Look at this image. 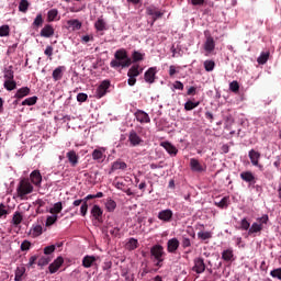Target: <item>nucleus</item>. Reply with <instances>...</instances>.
Segmentation results:
<instances>
[{
  "mask_svg": "<svg viewBox=\"0 0 281 281\" xmlns=\"http://www.w3.org/2000/svg\"><path fill=\"white\" fill-rule=\"evenodd\" d=\"M114 58L115 59L110 63V67H112V69H119V67L125 69V67H131L133 63L128 57V53L124 48L117 49L114 54Z\"/></svg>",
  "mask_w": 281,
  "mask_h": 281,
  "instance_id": "1",
  "label": "nucleus"
},
{
  "mask_svg": "<svg viewBox=\"0 0 281 281\" xmlns=\"http://www.w3.org/2000/svg\"><path fill=\"white\" fill-rule=\"evenodd\" d=\"M150 256L151 260L155 263V267H158V269H161L164 267V260H166V250L164 249V246L156 244L150 248Z\"/></svg>",
  "mask_w": 281,
  "mask_h": 281,
  "instance_id": "2",
  "label": "nucleus"
},
{
  "mask_svg": "<svg viewBox=\"0 0 281 281\" xmlns=\"http://www.w3.org/2000/svg\"><path fill=\"white\" fill-rule=\"evenodd\" d=\"M16 192L18 196H25L34 192V187L32 186V183H30V180L22 179L18 186Z\"/></svg>",
  "mask_w": 281,
  "mask_h": 281,
  "instance_id": "3",
  "label": "nucleus"
},
{
  "mask_svg": "<svg viewBox=\"0 0 281 281\" xmlns=\"http://www.w3.org/2000/svg\"><path fill=\"white\" fill-rule=\"evenodd\" d=\"M146 14H148V16H151L150 27L155 25V21L164 16V12L153 5L146 8Z\"/></svg>",
  "mask_w": 281,
  "mask_h": 281,
  "instance_id": "4",
  "label": "nucleus"
},
{
  "mask_svg": "<svg viewBox=\"0 0 281 281\" xmlns=\"http://www.w3.org/2000/svg\"><path fill=\"white\" fill-rule=\"evenodd\" d=\"M110 87H111V81L103 80L97 88L95 98H98V100H100L101 98H104V95H106Z\"/></svg>",
  "mask_w": 281,
  "mask_h": 281,
  "instance_id": "5",
  "label": "nucleus"
},
{
  "mask_svg": "<svg viewBox=\"0 0 281 281\" xmlns=\"http://www.w3.org/2000/svg\"><path fill=\"white\" fill-rule=\"evenodd\" d=\"M134 117L139 124H150V115L144 110H136Z\"/></svg>",
  "mask_w": 281,
  "mask_h": 281,
  "instance_id": "6",
  "label": "nucleus"
},
{
  "mask_svg": "<svg viewBox=\"0 0 281 281\" xmlns=\"http://www.w3.org/2000/svg\"><path fill=\"white\" fill-rule=\"evenodd\" d=\"M193 262H194V266L192 268V271L199 274L205 272V260L203 259V257L195 258Z\"/></svg>",
  "mask_w": 281,
  "mask_h": 281,
  "instance_id": "7",
  "label": "nucleus"
},
{
  "mask_svg": "<svg viewBox=\"0 0 281 281\" xmlns=\"http://www.w3.org/2000/svg\"><path fill=\"white\" fill-rule=\"evenodd\" d=\"M248 157H249L252 166H256L257 168L262 167V166H260V157H261L260 151H256L255 149H250L249 153H248Z\"/></svg>",
  "mask_w": 281,
  "mask_h": 281,
  "instance_id": "8",
  "label": "nucleus"
},
{
  "mask_svg": "<svg viewBox=\"0 0 281 281\" xmlns=\"http://www.w3.org/2000/svg\"><path fill=\"white\" fill-rule=\"evenodd\" d=\"M179 239L177 237H173L167 241V251L168 254H177V250L179 249Z\"/></svg>",
  "mask_w": 281,
  "mask_h": 281,
  "instance_id": "9",
  "label": "nucleus"
},
{
  "mask_svg": "<svg viewBox=\"0 0 281 281\" xmlns=\"http://www.w3.org/2000/svg\"><path fill=\"white\" fill-rule=\"evenodd\" d=\"M90 214L94 218V221H98V223H102V214H104V211H102V207H100V205L94 204L90 211Z\"/></svg>",
  "mask_w": 281,
  "mask_h": 281,
  "instance_id": "10",
  "label": "nucleus"
},
{
  "mask_svg": "<svg viewBox=\"0 0 281 281\" xmlns=\"http://www.w3.org/2000/svg\"><path fill=\"white\" fill-rule=\"evenodd\" d=\"M66 157L71 166V168H76L78 166V161L80 160V156L76 154V150H70L66 154Z\"/></svg>",
  "mask_w": 281,
  "mask_h": 281,
  "instance_id": "11",
  "label": "nucleus"
},
{
  "mask_svg": "<svg viewBox=\"0 0 281 281\" xmlns=\"http://www.w3.org/2000/svg\"><path fill=\"white\" fill-rule=\"evenodd\" d=\"M65 259L63 257H57L54 262H52L48 267L49 273H56L63 267Z\"/></svg>",
  "mask_w": 281,
  "mask_h": 281,
  "instance_id": "12",
  "label": "nucleus"
},
{
  "mask_svg": "<svg viewBox=\"0 0 281 281\" xmlns=\"http://www.w3.org/2000/svg\"><path fill=\"white\" fill-rule=\"evenodd\" d=\"M240 179L246 183H249V186H254V183H256V176H254V172L251 171H243L240 173Z\"/></svg>",
  "mask_w": 281,
  "mask_h": 281,
  "instance_id": "13",
  "label": "nucleus"
},
{
  "mask_svg": "<svg viewBox=\"0 0 281 281\" xmlns=\"http://www.w3.org/2000/svg\"><path fill=\"white\" fill-rule=\"evenodd\" d=\"M97 260H98V257L87 255L82 258V267H85V269H91V267L95 265Z\"/></svg>",
  "mask_w": 281,
  "mask_h": 281,
  "instance_id": "14",
  "label": "nucleus"
},
{
  "mask_svg": "<svg viewBox=\"0 0 281 281\" xmlns=\"http://www.w3.org/2000/svg\"><path fill=\"white\" fill-rule=\"evenodd\" d=\"M128 142L131 146H139V144H142L144 140L142 137H139V135H137V132L132 130L128 135Z\"/></svg>",
  "mask_w": 281,
  "mask_h": 281,
  "instance_id": "15",
  "label": "nucleus"
},
{
  "mask_svg": "<svg viewBox=\"0 0 281 281\" xmlns=\"http://www.w3.org/2000/svg\"><path fill=\"white\" fill-rule=\"evenodd\" d=\"M159 221H164L165 223H170L172 221V210L167 209L162 210L158 213Z\"/></svg>",
  "mask_w": 281,
  "mask_h": 281,
  "instance_id": "16",
  "label": "nucleus"
},
{
  "mask_svg": "<svg viewBox=\"0 0 281 281\" xmlns=\"http://www.w3.org/2000/svg\"><path fill=\"white\" fill-rule=\"evenodd\" d=\"M190 168L192 172H205V167H203V165L195 158L190 159Z\"/></svg>",
  "mask_w": 281,
  "mask_h": 281,
  "instance_id": "17",
  "label": "nucleus"
},
{
  "mask_svg": "<svg viewBox=\"0 0 281 281\" xmlns=\"http://www.w3.org/2000/svg\"><path fill=\"white\" fill-rule=\"evenodd\" d=\"M54 26H52V24H46L44 25V27L41 30L40 35L43 38H52V36H54Z\"/></svg>",
  "mask_w": 281,
  "mask_h": 281,
  "instance_id": "18",
  "label": "nucleus"
},
{
  "mask_svg": "<svg viewBox=\"0 0 281 281\" xmlns=\"http://www.w3.org/2000/svg\"><path fill=\"white\" fill-rule=\"evenodd\" d=\"M216 48V42H214V37L207 36L204 43V49L207 54H212V52Z\"/></svg>",
  "mask_w": 281,
  "mask_h": 281,
  "instance_id": "19",
  "label": "nucleus"
},
{
  "mask_svg": "<svg viewBox=\"0 0 281 281\" xmlns=\"http://www.w3.org/2000/svg\"><path fill=\"white\" fill-rule=\"evenodd\" d=\"M160 146H162V148H165V150H167V153L173 157H176L177 153H179V149H177V147L170 142H162Z\"/></svg>",
  "mask_w": 281,
  "mask_h": 281,
  "instance_id": "20",
  "label": "nucleus"
},
{
  "mask_svg": "<svg viewBox=\"0 0 281 281\" xmlns=\"http://www.w3.org/2000/svg\"><path fill=\"white\" fill-rule=\"evenodd\" d=\"M31 91L29 87H22L15 92L14 98H16V100H23V98L30 95Z\"/></svg>",
  "mask_w": 281,
  "mask_h": 281,
  "instance_id": "21",
  "label": "nucleus"
},
{
  "mask_svg": "<svg viewBox=\"0 0 281 281\" xmlns=\"http://www.w3.org/2000/svg\"><path fill=\"white\" fill-rule=\"evenodd\" d=\"M106 229L111 234V236H113L114 238H120L121 229L117 226L113 225V223L109 222Z\"/></svg>",
  "mask_w": 281,
  "mask_h": 281,
  "instance_id": "22",
  "label": "nucleus"
},
{
  "mask_svg": "<svg viewBox=\"0 0 281 281\" xmlns=\"http://www.w3.org/2000/svg\"><path fill=\"white\" fill-rule=\"evenodd\" d=\"M157 74V69L156 68H149L146 72H145V82H149V85H153V82H155V75Z\"/></svg>",
  "mask_w": 281,
  "mask_h": 281,
  "instance_id": "23",
  "label": "nucleus"
},
{
  "mask_svg": "<svg viewBox=\"0 0 281 281\" xmlns=\"http://www.w3.org/2000/svg\"><path fill=\"white\" fill-rule=\"evenodd\" d=\"M128 168V165L122 160H116L112 164L111 171L115 172V170H126Z\"/></svg>",
  "mask_w": 281,
  "mask_h": 281,
  "instance_id": "24",
  "label": "nucleus"
},
{
  "mask_svg": "<svg viewBox=\"0 0 281 281\" xmlns=\"http://www.w3.org/2000/svg\"><path fill=\"white\" fill-rule=\"evenodd\" d=\"M31 181L34 186H38L43 181V176H41V171L34 170L31 173Z\"/></svg>",
  "mask_w": 281,
  "mask_h": 281,
  "instance_id": "25",
  "label": "nucleus"
},
{
  "mask_svg": "<svg viewBox=\"0 0 281 281\" xmlns=\"http://www.w3.org/2000/svg\"><path fill=\"white\" fill-rule=\"evenodd\" d=\"M67 25L72 32H76L77 30H81L82 22H79L78 20H68Z\"/></svg>",
  "mask_w": 281,
  "mask_h": 281,
  "instance_id": "26",
  "label": "nucleus"
},
{
  "mask_svg": "<svg viewBox=\"0 0 281 281\" xmlns=\"http://www.w3.org/2000/svg\"><path fill=\"white\" fill-rule=\"evenodd\" d=\"M65 69V66H59L53 71V79L55 82H58V80H63V71Z\"/></svg>",
  "mask_w": 281,
  "mask_h": 281,
  "instance_id": "27",
  "label": "nucleus"
},
{
  "mask_svg": "<svg viewBox=\"0 0 281 281\" xmlns=\"http://www.w3.org/2000/svg\"><path fill=\"white\" fill-rule=\"evenodd\" d=\"M262 224H258V223H252L249 231H248V236H251L252 234H258L260 232H262Z\"/></svg>",
  "mask_w": 281,
  "mask_h": 281,
  "instance_id": "28",
  "label": "nucleus"
},
{
  "mask_svg": "<svg viewBox=\"0 0 281 281\" xmlns=\"http://www.w3.org/2000/svg\"><path fill=\"white\" fill-rule=\"evenodd\" d=\"M92 159L99 162L104 161V150L102 151V149H94L92 151Z\"/></svg>",
  "mask_w": 281,
  "mask_h": 281,
  "instance_id": "29",
  "label": "nucleus"
},
{
  "mask_svg": "<svg viewBox=\"0 0 281 281\" xmlns=\"http://www.w3.org/2000/svg\"><path fill=\"white\" fill-rule=\"evenodd\" d=\"M140 74L142 69L139 70V65H133L127 71V76H131L132 78H137Z\"/></svg>",
  "mask_w": 281,
  "mask_h": 281,
  "instance_id": "30",
  "label": "nucleus"
},
{
  "mask_svg": "<svg viewBox=\"0 0 281 281\" xmlns=\"http://www.w3.org/2000/svg\"><path fill=\"white\" fill-rule=\"evenodd\" d=\"M23 276H25V267L20 266L15 269L14 281H23Z\"/></svg>",
  "mask_w": 281,
  "mask_h": 281,
  "instance_id": "31",
  "label": "nucleus"
},
{
  "mask_svg": "<svg viewBox=\"0 0 281 281\" xmlns=\"http://www.w3.org/2000/svg\"><path fill=\"white\" fill-rule=\"evenodd\" d=\"M3 87L7 91H14L16 89V81L14 79H7L4 80Z\"/></svg>",
  "mask_w": 281,
  "mask_h": 281,
  "instance_id": "32",
  "label": "nucleus"
},
{
  "mask_svg": "<svg viewBox=\"0 0 281 281\" xmlns=\"http://www.w3.org/2000/svg\"><path fill=\"white\" fill-rule=\"evenodd\" d=\"M12 223H13L14 227H19V225H21V223H23V215L21 214V212H15L13 214Z\"/></svg>",
  "mask_w": 281,
  "mask_h": 281,
  "instance_id": "33",
  "label": "nucleus"
},
{
  "mask_svg": "<svg viewBox=\"0 0 281 281\" xmlns=\"http://www.w3.org/2000/svg\"><path fill=\"white\" fill-rule=\"evenodd\" d=\"M36 102H38V97L36 95L26 98L24 101H22V106H34Z\"/></svg>",
  "mask_w": 281,
  "mask_h": 281,
  "instance_id": "34",
  "label": "nucleus"
},
{
  "mask_svg": "<svg viewBox=\"0 0 281 281\" xmlns=\"http://www.w3.org/2000/svg\"><path fill=\"white\" fill-rule=\"evenodd\" d=\"M3 74L5 80H14V70H12V66L4 68Z\"/></svg>",
  "mask_w": 281,
  "mask_h": 281,
  "instance_id": "35",
  "label": "nucleus"
},
{
  "mask_svg": "<svg viewBox=\"0 0 281 281\" xmlns=\"http://www.w3.org/2000/svg\"><path fill=\"white\" fill-rule=\"evenodd\" d=\"M215 205L221 210H227L229 206V198L224 196L220 202H215Z\"/></svg>",
  "mask_w": 281,
  "mask_h": 281,
  "instance_id": "36",
  "label": "nucleus"
},
{
  "mask_svg": "<svg viewBox=\"0 0 281 281\" xmlns=\"http://www.w3.org/2000/svg\"><path fill=\"white\" fill-rule=\"evenodd\" d=\"M94 27L98 32H104L106 30V22L103 19H98L94 23Z\"/></svg>",
  "mask_w": 281,
  "mask_h": 281,
  "instance_id": "37",
  "label": "nucleus"
},
{
  "mask_svg": "<svg viewBox=\"0 0 281 281\" xmlns=\"http://www.w3.org/2000/svg\"><path fill=\"white\" fill-rule=\"evenodd\" d=\"M41 234H43V226L35 225L31 228V235L33 238H37V236H41Z\"/></svg>",
  "mask_w": 281,
  "mask_h": 281,
  "instance_id": "38",
  "label": "nucleus"
},
{
  "mask_svg": "<svg viewBox=\"0 0 281 281\" xmlns=\"http://www.w3.org/2000/svg\"><path fill=\"white\" fill-rule=\"evenodd\" d=\"M56 16H58V10L57 9H52L47 12V22L52 23L56 21Z\"/></svg>",
  "mask_w": 281,
  "mask_h": 281,
  "instance_id": "39",
  "label": "nucleus"
},
{
  "mask_svg": "<svg viewBox=\"0 0 281 281\" xmlns=\"http://www.w3.org/2000/svg\"><path fill=\"white\" fill-rule=\"evenodd\" d=\"M269 56H270L269 52L261 53L260 56L257 59V63L259 65H267V60H269Z\"/></svg>",
  "mask_w": 281,
  "mask_h": 281,
  "instance_id": "40",
  "label": "nucleus"
},
{
  "mask_svg": "<svg viewBox=\"0 0 281 281\" xmlns=\"http://www.w3.org/2000/svg\"><path fill=\"white\" fill-rule=\"evenodd\" d=\"M201 104V102H192V101H187L184 103V111H193V109H196V106H199Z\"/></svg>",
  "mask_w": 281,
  "mask_h": 281,
  "instance_id": "41",
  "label": "nucleus"
},
{
  "mask_svg": "<svg viewBox=\"0 0 281 281\" xmlns=\"http://www.w3.org/2000/svg\"><path fill=\"white\" fill-rule=\"evenodd\" d=\"M115 207H117V203L115 202V200L109 199L105 203V209L109 212H115Z\"/></svg>",
  "mask_w": 281,
  "mask_h": 281,
  "instance_id": "42",
  "label": "nucleus"
},
{
  "mask_svg": "<svg viewBox=\"0 0 281 281\" xmlns=\"http://www.w3.org/2000/svg\"><path fill=\"white\" fill-rule=\"evenodd\" d=\"M138 245H139V243L137 241V239L130 238L128 243L126 244V247H127V249H130V251H133V250L137 249Z\"/></svg>",
  "mask_w": 281,
  "mask_h": 281,
  "instance_id": "43",
  "label": "nucleus"
},
{
  "mask_svg": "<svg viewBox=\"0 0 281 281\" xmlns=\"http://www.w3.org/2000/svg\"><path fill=\"white\" fill-rule=\"evenodd\" d=\"M49 212L50 214H60V212H63V202L55 203Z\"/></svg>",
  "mask_w": 281,
  "mask_h": 281,
  "instance_id": "44",
  "label": "nucleus"
},
{
  "mask_svg": "<svg viewBox=\"0 0 281 281\" xmlns=\"http://www.w3.org/2000/svg\"><path fill=\"white\" fill-rule=\"evenodd\" d=\"M222 258L225 260V262H229L232 258H234V251L227 249L222 252Z\"/></svg>",
  "mask_w": 281,
  "mask_h": 281,
  "instance_id": "45",
  "label": "nucleus"
},
{
  "mask_svg": "<svg viewBox=\"0 0 281 281\" xmlns=\"http://www.w3.org/2000/svg\"><path fill=\"white\" fill-rule=\"evenodd\" d=\"M198 238L200 240H210V238H212V232H199Z\"/></svg>",
  "mask_w": 281,
  "mask_h": 281,
  "instance_id": "46",
  "label": "nucleus"
},
{
  "mask_svg": "<svg viewBox=\"0 0 281 281\" xmlns=\"http://www.w3.org/2000/svg\"><path fill=\"white\" fill-rule=\"evenodd\" d=\"M0 36L1 37L10 36V25L4 24L0 26Z\"/></svg>",
  "mask_w": 281,
  "mask_h": 281,
  "instance_id": "47",
  "label": "nucleus"
},
{
  "mask_svg": "<svg viewBox=\"0 0 281 281\" xmlns=\"http://www.w3.org/2000/svg\"><path fill=\"white\" fill-rule=\"evenodd\" d=\"M214 67H216V63H214V60H205L204 61L205 71H214Z\"/></svg>",
  "mask_w": 281,
  "mask_h": 281,
  "instance_id": "48",
  "label": "nucleus"
},
{
  "mask_svg": "<svg viewBox=\"0 0 281 281\" xmlns=\"http://www.w3.org/2000/svg\"><path fill=\"white\" fill-rule=\"evenodd\" d=\"M132 60L133 63H139V60H144V54L137 50H134L132 54Z\"/></svg>",
  "mask_w": 281,
  "mask_h": 281,
  "instance_id": "49",
  "label": "nucleus"
},
{
  "mask_svg": "<svg viewBox=\"0 0 281 281\" xmlns=\"http://www.w3.org/2000/svg\"><path fill=\"white\" fill-rule=\"evenodd\" d=\"M251 227V224L249 223V221H247V217H244L241 221H240V229H243L244 232H249Z\"/></svg>",
  "mask_w": 281,
  "mask_h": 281,
  "instance_id": "50",
  "label": "nucleus"
},
{
  "mask_svg": "<svg viewBox=\"0 0 281 281\" xmlns=\"http://www.w3.org/2000/svg\"><path fill=\"white\" fill-rule=\"evenodd\" d=\"M30 8V2L27 0H21L19 4V11L20 12H27V9Z\"/></svg>",
  "mask_w": 281,
  "mask_h": 281,
  "instance_id": "51",
  "label": "nucleus"
},
{
  "mask_svg": "<svg viewBox=\"0 0 281 281\" xmlns=\"http://www.w3.org/2000/svg\"><path fill=\"white\" fill-rule=\"evenodd\" d=\"M43 25V14L38 13L33 22V27H41Z\"/></svg>",
  "mask_w": 281,
  "mask_h": 281,
  "instance_id": "52",
  "label": "nucleus"
},
{
  "mask_svg": "<svg viewBox=\"0 0 281 281\" xmlns=\"http://www.w3.org/2000/svg\"><path fill=\"white\" fill-rule=\"evenodd\" d=\"M229 90L233 92V93H238V91H240V85L238 83V81H232L229 83Z\"/></svg>",
  "mask_w": 281,
  "mask_h": 281,
  "instance_id": "53",
  "label": "nucleus"
},
{
  "mask_svg": "<svg viewBox=\"0 0 281 281\" xmlns=\"http://www.w3.org/2000/svg\"><path fill=\"white\" fill-rule=\"evenodd\" d=\"M8 214H10V210H8V207L5 206V204L1 203L0 204V218H4L8 216Z\"/></svg>",
  "mask_w": 281,
  "mask_h": 281,
  "instance_id": "54",
  "label": "nucleus"
},
{
  "mask_svg": "<svg viewBox=\"0 0 281 281\" xmlns=\"http://www.w3.org/2000/svg\"><path fill=\"white\" fill-rule=\"evenodd\" d=\"M30 247H32V243H30V240L25 239L22 241L20 249H21V251H30Z\"/></svg>",
  "mask_w": 281,
  "mask_h": 281,
  "instance_id": "55",
  "label": "nucleus"
},
{
  "mask_svg": "<svg viewBox=\"0 0 281 281\" xmlns=\"http://www.w3.org/2000/svg\"><path fill=\"white\" fill-rule=\"evenodd\" d=\"M48 262H52V258H49V257H42V258L38 259L37 265H38V267H46V265Z\"/></svg>",
  "mask_w": 281,
  "mask_h": 281,
  "instance_id": "56",
  "label": "nucleus"
},
{
  "mask_svg": "<svg viewBox=\"0 0 281 281\" xmlns=\"http://www.w3.org/2000/svg\"><path fill=\"white\" fill-rule=\"evenodd\" d=\"M56 221H58V215L47 216L46 227H50V225H54V223H56Z\"/></svg>",
  "mask_w": 281,
  "mask_h": 281,
  "instance_id": "57",
  "label": "nucleus"
},
{
  "mask_svg": "<svg viewBox=\"0 0 281 281\" xmlns=\"http://www.w3.org/2000/svg\"><path fill=\"white\" fill-rule=\"evenodd\" d=\"M44 54L49 58V60H52V56H54V46L52 45L46 46Z\"/></svg>",
  "mask_w": 281,
  "mask_h": 281,
  "instance_id": "58",
  "label": "nucleus"
},
{
  "mask_svg": "<svg viewBox=\"0 0 281 281\" xmlns=\"http://www.w3.org/2000/svg\"><path fill=\"white\" fill-rule=\"evenodd\" d=\"M270 276L277 280H281V268L271 270Z\"/></svg>",
  "mask_w": 281,
  "mask_h": 281,
  "instance_id": "59",
  "label": "nucleus"
},
{
  "mask_svg": "<svg viewBox=\"0 0 281 281\" xmlns=\"http://www.w3.org/2000/svg\"><path fill=\"white\" fill-rule=\"evenodd\" d=\"M55 251H56V246L55 245L46 246L44 248L45 256H49V255L54 254Z\"/></svg>",
  "mask_w": 281,
  "mask_h": 281,
  "instance_id": "60",
  "label": "nucleus"
},
{
  "mask_svg": "<svg viewBox=\"0 0 281 281\" xmlns=\"http://www.w3.org/2000/svg\"><path fill=\"white\" fill-rule=\"evenodd\" d=\"M36 205H37V210L36 212H38L40 214H43V210H41V207H45V201L43 199H38L36 200Z\"/></svg>",
  "mask_w": 281,
  "mask_h": 281,
  "instance_id": "61",
  "label": "nucleus"
},
{
  "mask_svg": "<svg viewBox=\"0 0 281 281\" xmlns=\"http://www.w3.org/2000/svg\"><path fill=\"white\" fill-rule=\"evenodd\" d=\"M182 248L188 249V247H192V241L188 237H182Z\"/></svg>",
  "mask_w": 281,
  "mask_h": 281,
  "instance_id": "62",
  "label": "nucleus"
},
{
  "mask_svg": "<svg viewBox=\"0 0 281 281\" xmlns=\"http://www.w3.org/2000/svg\"><path fill=\"white\" fill-rule=\"evenodd\" d=\"M89 211V204L83 202L80 207L81 216H87V212Z\"/></svg>",
  "mask_w": 281,
  "mask_h": 281,
  "instance_id": "63",
  "label": "nucleus"
},
{
  "mask_svg": "<svg viewBox=\"0 0 281 281\" xmlns=\"http://www.w3.org/2000/svg\"><path fill=\"white\" fill-rule=\"evenodd\" d=\"M89 100V95L87 93H78L77 94V102H87Z\"/></svg>",
  "mask_w": 281,
  "mask_h": 281,
  "instance_id": "64",
  "label": "nucleus"
}]
</instances>
